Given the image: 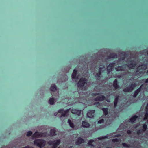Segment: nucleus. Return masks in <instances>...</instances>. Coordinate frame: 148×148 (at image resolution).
<instances>
[{
    "instance_id": "nucleus-22",
    "label": "nucleus",
    "mask_w": 148,
    "mask_h": 148,
    "mask_svg": "<svg viewBox=\"0 0 148 148\" xmlns=\"http://www.w3.org/2000/svg\"><path fill=\"white\" fill-rule=\"evenodd\" d=\"M57 87L55 84H53L51 85L50 90L52 91H55L57 90Z\"/></svg>"
},
{
    "instance_id": "nucleus-27",
    "label": "nucleus",
    "mask_w": 148,
    "mask_h": 148,
    "mask_svg": "<svg viewBox=\"0 0 148 148\" xmlns=\"http://www.w3.org/2000/svg\"><path fill=\"white\" fill-rule=\"evenodd\" d=\"M55 99L53 98H51L49 100V102L50 104L53 105L54 103Z\"/></svg>"
},
{
    "instance_id": "nucleus-17",
    "label": "nucleus",
    "mask_w": 148,
    "mask_h": 148,
    "mask_svg": "<svg viewBox=\"0 0 148 148\" xmlns=\"http://www.w3.org/2000/svg\"><path fill=\"white\" fill-rule=\"evenodd\" d=\"M125 69V67L123 66H118L115 68V70L117 71H124Z\"/></svg>"
},
{
    "instance_id": "nucleus-28",
    "label": "nucleus",
    "mask_w": 148,
    "mask_h": 148,
    "mask_svg": "<svg viewBox=\"0 0 148 148\" xmlns=\"http://www.w3.org/2000/svg\"><path fill=\"white\" fill-rule=\"evenodd\" d=\"M56 143V140H53V141H49L48 142V143L50 145H53L55 143Z\"/></svg>"
},
{
    "instance_id": "nucleus-42",
    "label": "nucleus",
    "mask_w": 148,
    "mask_h": 148,
    "mask_svg": "<svg viewBox=\"0 0 148 148\" xmlns=\"http://www.w3.org/2000/svg\"><path fill=\"white\" fill-rule=\"evenodd\" d=\"M127 133L128 134H130L132 133V131L131 130H128L127 131Z\"/></svg>"
},
{
    "instance_id": "nucleus-25",
    "label": "nucleus",
    "mask_w": 148,
    "mask_h": 148,
    "mask_svg": "<svg viewBox=\"0 0 148 148\" xmlns=\"http://www.w3.org/2000/svg\"><path fill=\"white\" fill-rule=\"evenodd\" d=\"M56 131L55 130L51 129L50 132V134L51 136H54L56 135Z\"/></svg>"
},
{
    "instance_id": "nucleus-13",
    "label": "nucleus",
    "mask_w": 148,
    "mask_h": 148,
    "mask_svg": "<svg viewBox=\"0 0 148 148\" xmlns=\"http://www.w3.org/2000/svg\"><path fill=\"white\" fill-rule=\"evenodd\" d=\"M113 86L115 89H117L119 88V86L118 84V82L116 79H115L113 81Z\"/></svg>"
},
{
    "instance_id": "nucleus-3",
    "label": "nucleus",
    "mask_w": 148,
    "mask_h": 148,
    "mask_svg": "<svg viewBox=\"0 0 148 148\" xmlns=\"http://www.w3.org/2000/svg\"><path fill=\"white\" fill-rule=\"evenodd\" d=\"M87 79L85 78H81L78 83L77 86L78 87L80 88L83 87L85 85L87 84Z\"/></svg>"
},
{
    "instance_id": "nucleus-15",
    "label": "nucleus",
    "mask_w": 148,
    "mask_h": 148,
    "mask_svg": "<svg viewBox=\"0 0 148 148\" xmlns=\"http://www.w3.org/2000/svg\"><path fill=\"white\" fill-rule=\"evenodd\" d=\"M77 70L74 69L73 70V73L72 75V78L73 79H77L78 78V77L77 76Z\"/></svg>"
},
{
    "instance_id": "nucleus-47",
    "label": "nucleus",
    "mask_w": 148,
    "mask_h": 148,
    "mask_svg": "<svg viewBox=\"0 0 148 148\" xmlns=\"http://www.w3.org/2000/svg\"><path fill=\"white\" fill-rule=\"evenodd\" d=\"M148 117H147V116H146L145 115V117L144 118V120H146L147 119V118Z\"/></svg>"
},
{
    "instance_id": "nucleus-11",
    "label": "nucleus",
    "mask_w": 148,
    "mask_h": 148,
    "mask_svg": "<svg viewBox=\"0 0 148 148\" xmlns=\"http://www.w3.org/2000/svg\"><path fill=\"white\" fill-rule=\"evenodd\" d=\"M142 86V85L141 86H140L139 88H138L137 89H136L134 91V92L133 94V97H134V98L136 97L138 94L140 92Z\"/></svg>"
},
{
    "instance_id": "nucleus-9",
    "label": "nucleus",
    "mask_w": 148,
    "mask_h": 148,
    "mask_svg": "<svg viewBox=\"0 0 148 148\" xmlns=\"http://www.w3.org/2000/svg\"><path fill=\"white\" fill-rule=\"evenodd\" d=\"M95 112V110H89L87 114V117L91 118H93Z\"/></svg>"
},
{
    "instance_id": "nucleus-23",
    "label": "nucleus",
    "mask_w": 148,
    "mask_h": 148,
    "mask_svg": "<svg viewBox=\"0 0 148 148\" xmlns=\"http://www.w3.org/2000/svg\"><path fill=\"white\" fill-rule=\"evenodd\" d=\"M68 123H69L70 127L72 128H73L75 127V126L74 123L70 119H69L68 120Z\"/></svg>"
},
{
    "instance_id": "nucleus-8",
    "label": "nucleus",
    "mask_w": 148,
    "mask_h": 148,
    "mask_svg": "<svg viewBox=\"0 0 148 148\" xmlns=\"http://www.w3.org/2000/svg\"><path fill=\"white\" fill-rule=\"evenodd\" d=\"M85 142L84 140L80 137H78L76 139L75 143L76 145H78L81 144L82 143H84Z\"/></svg>"
},
{
    "instance_id": "nucleus-36",
    "label": "nucleus",
    "mask_w": 148,
    "mask_h": 148,
    "mask_svg": "<svg viewBox=\"0 0 148 148\" xmlns=\"http://www.w3.org/2000/svg\"><path fill=\"white\" fill-rule=\"evenodd\" d=\"M104 122V120L103 119H101L98 121V123L99 124H101Z\"/></svg>"
},
{
    "instance_id": "nucleus-39",
    "label": "nucleus",
    "mask_w": 148,
    "mask_h": 148,
    "mask_svg": "<svg viewBox=\"0 0 148 148\" xmlns=\"http://www.w3.org/2000/svg\"><path fill=\"white\" fill-rule=\"evenodd\" d=\"M122 145L124 147H129V145L125 143H122Z\"/></svg>"
},
{
    "instance_id": "nucleus-56",
    "label": "nucleus",
    "mask_w": 148,
    "mask_h": 148,
    "mask_svg": "<svg viewBox=\"0 0 148 148\" xmlns=\"http://www.w3.org/2000/svg\"><path fill=\"white\" fill-rule=\"evenodd\" d=\"M58 148H61L60 147H58Z\"/></svg>"
},
{
    "instance_id": "nucleus-12",
    "label": "nucleus",
    "mask_w": 148,
    "mask_h": 148,
    "mask_svg": "<svg viewBox=\"0 0 148 148\" xmlns=\"http://www.w3.org/2000/svg\"><path fill=\"white\" fill-rule=\"evenodd\" d=\"M147 68V66L145 64H142L141 65L139 66L137 68V72H139V71L141 70H145Z\"/></svg>"
},
{
    "instance_id": "nucleus-19",
    "label": "nucleus",
    "mask_w": 148,
    "mask_h": 148,
    "mask_svg": "<svg viewBox=\"0 0 148 148\" xmlns=\"http://www.w3.org/2000/svg\"><path fill=\"white\" fill-rule=\"evenodd\" d=\"M108 58H116L117 57V55L115 53H110V55L108 57Z\"/></svg>"
},
{
    "instance_id": "nucleus-54",
    "label": "nucleus",
    "mask_w": 148,
    "mask_h": 148,
    "mask_svg": "<svg viewBox=\"0 0 148 148\" xmlns=\"http://www.w3.org/2000/svg\"><path fill=\"white\" fill-rule=\"evenodd\" d=\"M106 101L108 102H109V101L108 100H106Z\"/></svg>"
},
{
    "instance_id": "nucleus-2",
    "label": "nucleus",
    "mask_w": 148,
    "mask_h": 148,
    "mask_svg": "<svg viewBox=\"0 0 148 148\" xmlns=\"http://www.w3.org/2000/svg\"><path fill=\"white\" fill-rule=\"evenodd\" d=\"M136 83H132L129 85L128 87H126L123 89V91L125 92H131L136 87Z\"/></svg>"
},
{
    "instance_id": "nucleus-45",
    "label": "nucleus",
    "mask_w": 148,
    "mask_h": 148,
    "mask_svg": "<svg viewBox=\"0 0 148 148\" xmlns=\"http://www.w3.org/2000/svg\"><path fill=\"white\" fill-rule=\"evenodd\" d=\"M145 108L146 109V110H148V103H147L145 107Z\"/></svg>"
},
{
    "instance_id": "nucleus-48",
    "label": "nucleus",
    "mask_w": 148,
    "mask_h": 148,
    "mask_svg": "<svg viewBox=\"0 0 148 148\" xmlns=\"http://www.w3.org/2000/svg\"><path fill=\"white\" fill-rule=\"evenodd\" d=\"M146 116H147V117H148V114H147V113H145V115Z\"/></svg>"
},
{
    "instance_id": "nucleus-10",
    "label": "nucleus",
    "mask_w": 148,
    "mask_h": 148,
    "mask_svg": "<svg viewBox=\"0 0 148 148\" xmlns=\"http://www.w3.org/2000/svg\"><path fill=\"white\" fill-rule=\"evenodd\" d=\"M105 98V97L104 95H101L98 96L95 99V101H102L104 100Z\"/></svg>"
},
{
    "instance_id": "nucleus-31",
    "label": "nucleus",
    "mask_w": 148,
    "mask_h": 148,
    "mask_svg": "<svg viewBox=\"0 0 148 148\" xmlns=\"http://www.w3.org/2000/svg\"><path fill=\"white\" fill-rule=\"evenodd\" d=\"M108 137V136L106 135L100 137H99L97 138V139L99 140H101L107 138Z\"/></svg>"
},
{
    "instance_id": "nucleus-29",
    "label": "nucleus",
    "mask_w": 148,
    "mask_h": 148,
    "mask_svg": "<svg viewBox=\"0 0 148 148\" xmlns=\"http://www.w3.org/2000/svg\"><path fill=\"white\" fill-rule=\"evenodd\" d=\"M69 110H66L64 111L62 113L61 116L65 117L66 116V114L68 113Z\"/></svg>"
},
{
    "instance_id": "nucleus-32",
    "label": "nucleus",
    "mask_w": 148,
    "mask_h": 148,
    "mask_svg": "<svg viewBox=\"0 0 148 148\" xmlns=\"http://www.w3.org/2000/svg\"><path fill=\"white\" fill-rule=\"evenodd\" d=\"M143 132V130H137L136 132V134L138 135H140L141 134H142Z\"/></svg>"
},
{
    "instance_id": "nucleus-38",
    "label": "nucleus",
    "mask_w": 148,
    "mask_h": 148,
    "mask_svg": "<svg viewBox=\"0 0 148 148\" xmlns=\"http://www.w3.org/2000/svg\"><path fill=\"white\" fill-rule=\"evenodd\" d=\"M64 110L63 109H60L58 111V112L59 113H62L64 111Z\"/></svg>"
},
{
    "instance_id": "nucleus-7",
    "label": "nucleus",
    "mask_w": 148,
    "mask_h": 148,
    "mask_svg": "<svg viewBox=\"0 0 148 148\" xmlns=\"http://www.w3.org/2000/svg\"><path fill=\"white\" fill-rule=\"evenodd\" d=\"M102 72V68L99 67V69L98 72L96 73L95 76V77H97V80H99L101 77Z\"/></svg>"
},
{
    "instance_id": "nucleus-30",
    "label": "nucleus",
    "mask_w": 148,
    "mask_h": 148,
    "mask_svg": "<svg viewBox=\"0 0 148 148\" xmlns=\"http://www.w3.org/2000/svg\"><path fill=\"white\" fill-rule=\"evenodd\" d=\"M94 141L93 139H91L89 140L88 143V145H89L93 146V145L92 144V143L94 142Z\"/></svg>"
},
{
    "instance_id": "nucleus-50",
    "label": "nucleus",
    "mask_w": 148,
    "mask_h": 148,
    "mask_svg": "<svg viewBox=\"0 0 148 148\" xmlns=\"http://www.w3.org/2000/svg\"><path fill=\"white\" fill-rule=\"evenodd\" d=\"M117 77L119 78H120L121 77V76L120 75H118L117 76Z\"/></svg>"
},
{
    "instance_id": "nucleus-35",
    "label": "nucleus",
    "mask_w": 148,
    "mask_h": 148,
    "mask_svg": "<svg viewBox=\"0 0 148 148\" xmlns=\"http://www.w3.org/2000/svg\"><path fill=\"white\" fill-rule=\"evenodd\" d=\"M120 140L117 138H114L113 139L112 141V142H119V141Z\"/></svg>"
},
{
    "instance_id": "nucleus-24",
    "label": "nucleus",
    "mask_w": 148,
    "mask_h": 148,
    "mask_svg": "<svg viewBox=\"0 0 148 148\" xmlns=\"http://www.w3.org/2000/svg\"><path fill=\"white\" fill-rule=\"evenodd\" d=\"M102 110L103 111L104 114L106 116L108 114V108H102Z\"/></svg>"
},
{
    "instance_id": "nucleus-20",
    "label": "nucleus",
    "mask_w": 148,
    "mask_h": 148,
    "mask_svg": "<svg viewBox=\"0 0 148 148\" xmlns=\"http://www.w3.org/2000/svg\"><path fill=\"white\" fill-rule=\"evenodd\" d=\"M138 117V116L134 115L130 119V120L131 123H133L134 121H136Z\"/></svg>"
},
{
    "instance_id": "nucleus-1",
    "label": "nucleus",
    "mask_w": 148,
    "mask_h": 148,
    "mask_svg": "<svg viewBox=\"0 0 148 148\" xmlns=\"http://www.w3.org/2000/svg\"><path fill=\"white\" fill-rule=\"evenodd\" d=\"M34 143L35 145L42 148L45 146L46 142L43 139H38L35 140L34 141Z\"/></svg>"
},
{
    "instance_id": "nucleus-34",
    "label": "nucleus",
    "mask_w": 148,
    "mask_h": 148,
    "mask_svg": "<svg viewBox=\"0 0 148 148\" xmlns=\"http://www.w3.org/2000/svg\"><path fill=\"white\" fill-rule=\"evenodd\" d=\"M32 134V132L31 131H28L27 133L26 136L28 137L30 136Z\"/></svg>"
},
{
    "instance_id": "nucleus-44",
    "label": "nucleus",
    "mask_w": 148,
    "mask_h": 148,
    "mask_svg": "<svg viewBox=\"0 0 148 148\" xmlns=\"http://www.w3.org/2000/svg\"><path fill=\"white\" fill-rule=\"evenodd\" d=\"M121 135L120 134H116L115 135V137H119Z\"/></svg>"
},
{
    "instance_id": "nucleus-55",
    "label": "nucleus",
    "mask_w": 148,
    "mask_h": 148,
    "mask_svg": "<svg viewBox=\"0 0 148 148\" xmlns=\"http://www.w3.org/2000/svg\"><path fill=\"white\" fill-rule=\"evenodd\" d=\"M72 147H71L69 148H72Z\"/></svg>"
},
{
    "instance_id": "nucleus-21",
    "label": "nucleus",
    "mask_w": 148,
    "mask_h": 148,
    "mask_svg": "<svg viewBox=\"0 0 148 148\" xmlns=\"http://www.w3.org/2000/svg\"><path fill=\"white\" fill-rule=\"evenodd\" d=\"M60 141H61L60 139L56 140V143H55V144L53 145V148H56L60 144Z\"/></svg>"
},
{
    "instance_id": "nucleus-6",
    "label": "nucleus",
    "mask_w": 148,
    "mask_h": 148,
    "mask_svg": "<svg viewBox=\"0 0 148 148\" xmlns=\"http://www.w3.org/2000/svg\"><path fill=\"white\" fill-rule=\"evenodd\" d=\"M115 64L116 63L114 62H113L110 63L108 66L107 67V71L108 73H109L112 71V69Z\"/></svg>"
},
{
    "instance_id": "nucleus-5",
    "label": "nucleus",
    "mask_w": 148,
    "mask_h": 148,
    "mask_svg": "<svg viewBox=\"0 0 148 148\" xmlns=\"http://www.w3.org/2000/svg\"><path fill=\"white\" fill-rule=\"evenodd\" d=\"M126 65L130 68L132 69L133 67L136 66V64L134 60H129V62Z\"/></svg>"
},
{
    "instance_id": "nucleus-14",
    "label": "nucleus",
    "mask_w": 148,
    "mask_h": 148,
    "mask_svg": "<svg viewBox=\"0 0 148 148\" xmlns=\"http://www.w3.org/2000/svg\"><path fill=\"white\" fill-rule=\"evenodd\" d=\"M71 112L73 114H76L78 116H79L81 113V110L77 109H73L72 110Z\"/></svg>"
},
{
    "instance_id": "nucleus-18",
    "label": "nucleus",
    "mask_w": 148,
    "mask_h": 148,
    "mask_svg": "<svg viewBox=\"0 0 148 148\" xmlns=\"http://www.w3.org/2000/svg\"><path fill=\"white\" fill-rule=\"evenodd\" d=\"M119 98V95H116V96L115 98L114 101V107H116L117 106V104L118 102Z\"/></svg>"
},
{
    "instance_id": "nucleus-26",
    "label": "nucleus",
    "mask_w": 148,
    "mask_h": 148,
    "mask_svg": "<svg viewBox=\"0 0 148 148\" xmlns=\"http://www.w3.org/2000/svg\"><path fill=\"white\" fill-rule=\"evenodd\" d=\"M147 126L145 123L142 126L143 131L144 132L146 131L147 129Z\"/></svg>"
},
{
    "instance_id": "nucleus-43",
    "label": "nucleus",
    "mask_w": 148,
    "mask_h": 148,
    "mask_svg": "<svg viewBox=\"0 0 148 148\" xmlns=\"http://www.w3.org/2000/svg\"><path fill=\"white\" fill-rule=\"evenodd\" d=\"M101 93H93V95L94 96H97L98 95H100Z\"/></svg>"
},
{
    "instance_id": "nucleus-37",
    "label": "nucleus",
    "mask_w": 148,
    "mask_h": 148,
    "mask_svg": "<svg viewBox=\"0 0 148 148\" xmlns=\"http://www.w3.org/2000/svg\"><path fill=\"white\" fill-rule=\"evenodd\" d=\"M121 54H123L124 55H125V56L126 57V56H129V53H127L126 52H123L121 53Z\"/></svg>"
},
{
    "instance_id": "nucleus-46",
    "label": "nucleus",
    "mask_w": 148,
    "mask_h": 148,
    "mask_svg": "<svg viewBox=\"0 0 148 148\" xmlns=\"http://www.w3.org/2000/svg\"><path fill=\"white\" fill-rule=\"evenodd\" d=\"M145 82L146 83H148V78L146 79Z\"/></svg>"
},
{
    "instance_id": "nucleus-41",
    "label": "nucleus",
    "mask_w": 148,
    "mask_h": 148,
    "mask_svg": "<svg viewBox=\"0 0 148 148\" xmlns=\"http://www.w3.org/2000/svg\"><path fill=\"white\" fill-rule=\"evenodd\" d=\"M94 105H96L97 106H99L100 105V103L99 102L95 103H94Z\"/></svg>"
},
{
    "instance_id": "nucleus-49",
    "label": "nucleus",
    "mask_w": 148,
    "mask_h": 148,
    "mask_svg": "<svg viewBox=\"0 0 148 148\" xmlns=\"http://www.w3.org/2000/svg\"><path fill=\"white\" fill-rule=\"evenodd\" d=\"M57 114H58L57 112H55L54 114V115L56 116L57 115Z\"/></svg>"
},
{
    "instance_id": "nucleus-40",
    "label": "nucleus",
    "mask_w": 148,
    "mask_h": 148,
    "mask_svg": "<svg viewBox=\"0 0 148 148\" xmlns=\"http://www.w3.org/2000/svg\"><path fill=\"white\" fill-rule=\"evenodd\" d=\"M21 148H34L33 147H32V146H30L29 145H27V146H25L24 147H22Z\"/></svg>"
},
{
    "instance_id": "nucleus-16",
    "label": "nucleus",
    "mask_w": 148,
    "mask_h": 148,
    "mask_svg": "<svg viewBox=\"0 0 148 148\" xmlns=\"http://www.w3.org/2000/svg\"><path fill=\"white\" fill-rule=\"evenodd\" d=\"M82 126L84 128H88L89 127L90 125L86 121H83L82 122Z\"/></svg>"
},
{
    "instance_id": "nucleus-51",
    "label": "nucleus",
    "mask_w": 148,
    "mask_h": 148,
    "mask_svg": "<svg viewBox=\"0 0 148 148\" xmlns=\"http://www.w3.org/2000/svg\"><path fill=\"white\" fill-rule=\"evenodd\" d=\"M146 113H147L148 114V110H146Z\"/></svg>"
},
{
    "instance_id": "nucleus-4",
    "label": "nucleus",
    "mask_w": 148,
    "mask_h": 148,
    "mask_svg": "<svg viewBox=\"0 0 148 148\" xmlns=\"http://www.w3.org/2000/svg\"><path fill=\"white\" fill-rule=\"evenodd\" d=\"M46 136V133L39 132H36L32 136L34 138H38L42 137H45Z\"/></svg>"
},
{
    "instance_id": "nucleus-33",
    "label": "nucleus",
    "mask_w": 148,
    "mask_h": 148,
    "mask_svg": "<svg viewBox=\"0 0 148 148\" xmlns=\"http://www.w3.org/2000/svg\"><path fill=\"white\" fill-rule=\"evenodd\" d=\"M121 54V60L122 61L124 60L126 57L125 55H124L123 54Z\"/></svg>"
},
{
    "instance_id": "nucleus-53",
    "label": "nucleus",
    "mask_w": 148,
    "mask_h": 148,
    "mask_svg": "<svg viewBox=\"0 0 148 148\" xmlns=\"http://www.w3.org/2000/svg\"><path fill=\"white\" fill-rule=\"evenodd\" d=\"M106 148H111L110 147H107Z\"/></svg>"
},
{
    "instance_id": "nucleus-52",
    "label": "nucleus",
    "mask_w": 148,
    "mask_h": 148,
    "mask_svg": "<svg viewBox=\"0 0 148 148\" xmlns=\"http://www.w3.org/2000/svg\"><path fill=\"white\" fill-rule=\"evenodd\" d=\"M146 73H147V74H148V70H147V72H146Z\"/></svg>"
}]
</instances>
